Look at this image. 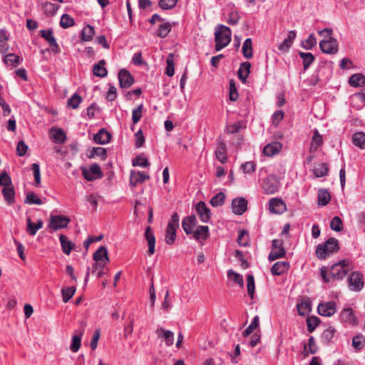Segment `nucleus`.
Listing matches in <instances>:
<instances>
[{
	"instance_id": "nucleus-45",
	"label": "nucleus",
	"mask_w": 365,
	"mask_h": 365,
	"mask_svg": "<svg viewBox=\"0 0 365 365\" xmlns=\"http://www.w3.org/2000/svg\"><path fill=\"white\" fill-rule=\"evenodd\" d=\"M172 26L169 22L162 24L159 26L156 35L160 38L166 37L171 31Z\"/></svg>"
},
{
	"instance_id": "nucleus-5",
	"label": "nucleus",
	"mask_w": 365,
	"mask_h": 365,
	"mask_svg": "<svg viewBox=\"0 0 365 365\" xmlns=\"http://www.w3.org/2000/svg\"><path fill=\"white\" fill-rule=\"evenodd\" d=\"M71 219L64 215H51L49 219L48 227L53 230L66 228Z\"/></svg>"
},
{
	"instance_id": "nucleus-11",
	"label": "nucleus",
	"mask_w": 365,
	"mask_h": 365,
	"mask_svg": "<svg viewBox=\"0 0 365 365\" xmlns=\"http://www.w3.org/2000/svg\"><path fill=\"white\" fill-rule=\"evenodd\" d=\"M83 176L88 181H93L96 179L101 178L103 173L100 166L95 163L91 165L89 170H83Z\"/></svg>"
},
{
	"instance_id": "nucleus-55",
	"label": "nucleus",
	"mask_w": 365,
	"mask_h": 365,
	"mask_svg": "<svg viewBox=\"0 0 365 365\" xmlns=\"http://www.w3.org/2000/svg\"><path fill=\"white\" fill-rule=\"evenodd\" d=\"M225 200V195L220 192L211 198L210 203L212 207H218L224 204Z\"/></svg>"
},
{
	"instance_id": "nucleus-64",
	"label": "nucleus",
	"mask_w": 365,
	"mask_h": 365,
	"mask_svg": "<svg viewBox=\"0 0 365 365\" xmlns=\"http://www.w3.org/2000/svg\"><path fill=\"white\" fill-rule=\"evenodd\" d=\"M352 346L356 350L361 351L364 346V340L363 339V336L361 335L354 336L352 339Z\"/></svg>"
},
{
	"instance_id": "nucleus-14",
	"label": "nucleus",
	"mask_w": 365,
	"mask_h": 365,
	"mask_svg": "<svg viewBox=\"0 0 365 365\" xmlns=\"http://www.w3.org/2000/svg\"><path fill=\"white\" fill-rule=\"evenodd\" d=\"M247 209V201L244 197H236L232 201V210L235 215H241Z\"/></svg>"
},
{
	"instance_id": "nucleus-63",
	"label": "nucleus",
	"mask_w": 365,
	"mask_h": 365,
	"mask_svg": "<svg viewBox=\"0 0 365 365\" xmlns=\"http://www.w3.org/2000/svg\"><path fill=\"white\" fill-rule=\"evenodd\" d=\"M247 235L248 233L245 230H240L238 232L237 242L240 246L246 247L248 245V240L245 238V236H247Z\"/></svg>"
},
{
	"instance_id": "nucleus-21",
	"label": "nucleus",
	"mask_w": 365,
	"mask_h": 365,
	"mask_svg": "<svg viewBox=\"0 0 365 365\" xmlns=\"http://www.w3.org/2000/svg\"><path fill=\"white\" fill-rule=\"evenodd\" d=\"M289 269V263L288 262H277L271 268V273L273 275H281Z\"/></svg>"
},
{
	"instance_id": "nucleus-57",
	"label": "nucleus",
	"mask_w": 365,
	"mask_h": 365,
	"mask_svg": "<svg viewBox=\"0 0 365 365\" xmlns=\"http://www.w3.org/2000/svg\"><path fill=\"white\" fill-rule=\"evenodd\" d=\"M60 25L63 29H67L75 25V21L70 15L64 14L62 15Z\"/></svg>"
},
{
	"instance_id": "nucleus-51",
	"label": "nucleus",
	"mask_w": 365,
	"mask_h": 365,
	"mask_svg": "<svg viewBox=\"0 0 365 365\" xmlns=\"http://www.w3.org/2000/svg\"><path fill=\"white\" fill-rule=\"evenodd\" d=\"M329 173V166L327 163H321L314 169V174L317 178L326 176Z\"/></svg>"
},
{
	"instance_id": "nucleus-34",
	"label": "nucleus",
	"mask_w": 365,
	"mask_h": 365,
	"mask_svg": "<svg viewBox=\"0 0 365 365\" xmlns=\"http://www.w3.org/2000/svg\"><path fill=\"white\" fill-rule=\"evenodd\" d=\"M318 205L325 206L329 203L331 200V195L327 190L319 189L317 195Z\"/></svg>"
},
{
	"instance_id": "nucleus-33",
	"label": "nucleus",
	"mask_w": 365,
	"mask_h": 365,
	"mask_svg": "<svg viewBox=\"0 0 365 365\" xmlns=\"http://www.w3.org/2000/svg\"><path fill=\"white\" fill-rule=\"evenodd\" d=\"M323 144L322 136L319 134V131L315 129L314 135L312 138L311 145L309 148L310 152L316 151L319 146Z\"/></svg>"
},
{
	"instance_id": "nucleus-59",
	"label": "nucleus",
	"mask_w": 365,
	"mask_h": 365,
	"mask_svg": "<svg viewBox=\"0 0 365 365\" xmlns=\"http://www.w3.org/2000/svg\"><path fill=\"white\" fill-rule=\"evenodd\" d=\"M82 101V98L77 93H74L67 102V105L68 107L72 108L73 109H76L78 108L79 104Z\"/></svg>"
},
{
	"instance_id": "nucleus-61",
	"label": "nucleus",
	"mask_w": 365,
	"mask_h": 365,
	"mask_svg": "<svg viewBox=\"0 0 365 365\" xmlns=\"http://www.w3.org/2000/svg\"><path fill=\"white\" fill-rule=\"evenodd\" d=\"M83 331H82L79 335H74L72 338V344L71 345V350L73 352H77L81 346V336L83 335Z\"/></svg>"
},
{
	"instance_id": "nucleus-25",
	"label": "nucleus",
	"mask_w": 365,
	"mask_h": 365,
	"mask_svg": "<svg viewBox=\"0 0 365 365\" xmlns=\"http://www.w3.org/2000/svg\"><path fill=\"white\" fill-rule=\"evenodd\" d=\"M93 259L95 262H101L106 264L109 262V257L108 255L107 248L104 246L100 247L93 255Z\"/></svg>"
},
{
	"instance_id": "nucleus-58",
	"label": "nucleus",
	"mask_w": 365,
	"mask_h": 365,
	"mask_svg": "<svg viewBox=\"0 0 365 365\" xmlns=\"http://www.w3.org/2000/svg\"><path fill=\"white\" fill-rule=\"evenodd\" d=\"M317 38L313 34H309L304 42L302 43V47L307 50L313 48L317 45Z\"/></svg>"
},
{
	"instance_id": "nucleus-28",
	"label": "nucleus",
	"mask_w": 365,
	"mask_h": 365,
	"mask_svg": "<svg viewBox=\"0 0 365 365\" xmlns=\"http://www.w3.org/2000/svg\"><path fill=\"white\" fill-rule=\"evenodd\" d=\"M59 240L63 253L69 255L71 250L74 248L75 245L71 241L68 240V237L64 235H60Z\"/></svg>"
},
{
	"instance_id": "nucleus-20",
	"label": "nucleus",
	"mask_w": 365,
	"mask_h": 365,
	"mask_svg": "<svg viewBox=\"0 0 365 365\" xmlns=\"http://www.w3.org/2000/svg\"><path fill=\"white\" fill-rule=\"evenodd\" d=\"M145 237L148 245V252L149 255H153L155 253V237L150 226H148L145 229Z\"/></svg>"
},
{
	"instance_id": "nucleus-40",
	"label": "nucleus",
	"mask_w": 365,
	"mask_h": 365,
	"mask_svg": "<svg viewBox=\"0 0 365 365\" xmlns=\"http://www.w3.org/2000/svg\"><path fill=\"white\" fill-rule=\"evenodd\" d=\"M297 309L299 315L305 316L312 311L311 302L309 301H304L298 303Z\"/></svg>"
},
{
	"instance_id": "nucleus-30",
	"label": "nucleus",
	"mask_w": 365,
	"mask_h": 365,
	"mask_svg": "<svg viewBox=\"0 0 365 365\" xmlns=\"http://www.w3.org/2000/svg\"><path fill=\"white\" fill-rule=\"evenodd\" d=\"M2 194L4 200L8 205H13L15 202V190L14 187L11 186L4 187L2 190Z\"/></svg>"
},
{
	"instance_id": "nucleus-32",
	"label": "nucleus",
	"mask_w": 365,
	"mask_h": 365,
	"mask_svg": "<svg viewBox=\"0 0 365 365\" xmlns=\"http://www.w3.org/2000/svg\"><path fill=\"white\" fill-rule=\"evenodd\" d=\"M299 56L302 59L304 71L307 70L315 60V56L312 53L299 51Z\"/></svg>"
},
{
	"instance_id": "nucleus-22",
	"label": "nucleus",
	"mask_w": 365,
	"mask_h": 365,
	"mask_svg": "<svg viewBox=\"0 0 365 365\" xmlns=\"http://www.w3.org/2000/svg\"><path fill=\"white\" fill-rule=\"evenodd\" d=\"M251 63L248 61L243 62L240 64L237 71L239 79L244 83L247 82V78L250 73Z\"/></svg>"
},
{
	"instance_id": "nucleus-7",
	"label": "nucleus",
	"mask_w": 365,
	"mask_h": 365,
	"mask_svg": "<svg viewBox=\"0 0 365 365\" xmlns=\"http://www.w3.org/2000/svg\"><path fill=\"white\" fill-rule=\"evenodd\" d=\"M349 288L352 291L359 292L364 287L363 274L359 272H354L348 277Z\"/></svg>"
},
{
	"instance_id": "nucleus-49",
	"label": "nucleus",
	"mask_w": 365,
	"mask_h": 365,
	"mask_svg": "<svg viewBox=\"0 0 365 365\" xmlns=\"http://www.w3.org/2000/svg\"><path fill=\"white\" fill-rule=\"evenodd\" d=\"M75 287H63L61 289V294L63 297V302H68L75 294L76 292Z\"/></svg>"
},
{
	"instance_id": "nucleus-48",
	"label": "nucleus",
	"mask_w": 365,
	"mask_h": 365,
	"mask_svg": "<svg viewBox=\"0 0 365 365\" xmlns=\"http://www.w3.org/2000/svg\"><path fill=\"white\" fill-rule=\"evenodd\" d=\"M259 324V318L258 316H255L251 324L245 329V330L243 331L242 335L244 337L248 336L250 334H251L255 329H256Z\"/></svg>"
},
{
	"instance_id": "nucleus-8",
	"label": "nucleus",
	"mask_w": 365,
	"mask_h": 365,
	"mask_svg": "<svg viewBox=\"0 0 365 365\" xmlns=\"http://www.w3.org/2000/svg\"><path fill=\"white\" fill-rule=\"evenodd\" d=\"M39 34L48 43L51 48V51L53 53L58 54L61 52V48L56 42V39L54 37L51 29L41 30L39 31Z\"/></svg>"
},
{
	"instance_id": "nucleus-38",
	"label": "nucleus",
	"mask_w": 365,
	"mask_h": 365,
	"mask_svg": "<svg viewBox=\"0 0 365 365\" xmlns=\"http://www.w3.org/2000/svg\"><path fill=\"white\" fill-rule=\"evenodd\" d=\"M336 333V329L329 327L326 329L322 334V341L325 344H329L332 341L334 336Z\"/></svg>"
},
{
	"instance_id": "nucleus-19",
	"label": "nucleus",
	"mask_w": 365,
	"mask_h": 365,
	"mask_svg": "<svg viewBox=\"0 0 365 365\" xmlns=\"http://www.w3.org/2000/svg\"><path fill=\"white\" fill-rule=\"evenodd\" d=\"M111 138L110 133L105 128H101L94 135L93 141L100 145H105L110 142Z\"/></svg>"
},
{
	"instance_id": "nucleus-31",
	"label": "nucleus",
	"mask_w": 365,
	"mask_h": 365,
	"mask_svg": "<svg viewBox=\"0 0 365 365\" xmlns=\"http://www.w3.org/2000/svg\"><path fill=\"white\" fill-rule=\"evenodd\" d=\"M349 83L351 86L357 88L365 84V76L362 73H355L350 76Z\"/></svg>"
},
{
	"instance_id": "nucleus-36",
	"label": "nucleus",
	"mask_w": 365,
	"mask_h": 365,
	"mask_svg": "<svg viewBox=\"0 0 365 365\" xmlns=\"http://www.w3.org/2000/svg\"><path fill=\"white\" fill-rule=\"evenodd\" d=\"M252 39L246 38L242 45V54L247 59H250L253 56Z\"/></svg>"
},
{
	"instance_id": "nucleus-39",
	"label": "nucleus",
	"mask_w": 365,
	"mask_h": 365,
	"mask_svg": "<svg viewBox=\"0 0 365 365\" xmlns=\"http://www.w3.org/2000/svg\"><path fill=\"white\" fill-rule=\"evenodd\" d=\"M94 34V27L91 25H87L81 31V40L83 41H90L92 40Z\"/></svg>"
},
{
	"instance_id": "nucleus-12",
	"label": "nucleus",
	"mask_w": 365,
	"mask_h": 365,
	"mask_svg": "<svg viewBox=\"0 0 365 365\" xmlns=\"http://www.w3.org/2000/svg\"><path fill=\"white\" fill-rule=\"evenodd\" d=\"M119 86L122 88L130 87L135 82L133 76L126 69H121L118 73Z\"/></svg>"
},
{
	"instance_id": "nucleus-50",
	"label": "nucleus",
	"mask_w": 365,
	"mask_h": 365,
	"mask_svg": "<svg viewBox=\"0 0 365 365\" xmlns=\"http://www.w3.org/2000/svg\"><path fill=\"white\" fill-rule=\"evenodd\" d=\"M52 130L54 131L53 134V141L58 143H63L65 142L66 139V135L65 132L61 128H52Z\"/></svg>"
},
{
	"instance_id": "nucleus-17",
	"label": "nucleus",
	"mask_w": 365,
	"mask_h": 365,
	"mask_svg": "<svg viewBox=\"0 0 365 365\" xmlns=\"http://www.w3.org/2000/svg\"><path fill=\"white\" fill-rule=\"evenodd\" d=\"M340 319L342 322L348 323L350 325L356 326L358 321L351 308L344 309L340 314Z\"/></svg>"
},
{
	"instance_id": "nucleus-42",
	"label": "nucleus",
	"mask_w": 365,
	"mask_h": 365,
	"mask_svg": "<svg viewBox=\"0 0 365 365\" xmlns=\"http://www.w3.org/2000/svg\"><path fill=\"white\" fill-rule=\"evenodd\" d=\"M215 155L217 160L222 163H225L227 162V158L226 155V145L224 143L222 142L215 150Z\"/></svg>"
},
{
	"instance_id": "nucleus-41",
	"label": "nucleus",
	"mask_w": 365,
	"mask_h": 365,
	"mask_svg": "<svg viewBox=\"0 0 365 365\" xmlns=\"http://www.w3.org/2000/svg\"><path fill=\"white\" fill-rule=\"evenodd\" d=\"M60 6L51 2H46L43 4V9L46 16H53L56 14Z\"/></svg>"
},
{
	"instance_id": "nucleus-53",
	"label": "nucleus",
	"mask_w": 365,
	"mask_h": 365,
	"mask_svg": "<svg viewBox=\"0 0 365 365\" xmlns=\"http://www.w3.org/2000/svg\"><path fill=\"white\" fill-rule=\"evenodd\" d=\"M173 57V54L170 53L166 59L167 66L165 70V74L170 77H172L175 73Z\"/></svg>"
},
{
	"instance_id": "nucleus-3",
	"label": "nucleus",
	"mask_w": 365,
	"mask_h": 365,
	"mask_svg": "<svg viewBox=\"0 0 365 365\" xmlns=\"http://www.w3.org/2000/svg\"><path fill=\"white\" fill-rule=\"evenodd\" d=\"M231 36L232 31L229 27L221 24L218 25L215 33V51H219L227 46L231 41Z\"/></svg>"
},
{
	"instance_id": "nucleus-29",
	"label": "nucleus",
	"mask_w": 365,
	"mask_h": 365,
	"mask_svg": "<svg viewBox=\"0 0 365 365\" xmlns=\"http://www.w3.org/2000/svg\"><path fill=\"white\" fill-rule=\"evenodd\" d=\"M26 231L31 236L35 235L37 231L43 227V221L41 220H38L36 223H33L31 218L29 217L26 219Z\"/></svg>"
},
{
	"instance_id": "nucleus-26",
	"label": "nucleus",
	"mask_w": 365,
	"mask_h": 365,
	"mask_svg": "<svg viewBox=\"0 0 365 365\" xmlns=\"http://www.w3.org/2000/svg\"><path fill=\"white\" fill-rule=\"evenodd\" d=\"M193 238L196 240L200 239L207 240L210 236L209 227L207 226L200 225L196 230L192 232Z\"/></svg>"
},
{
	"instance_id": "nucleus-43",
	"label": "nucleus",
	"mask_w": 365,
	"mask_h": 365,
	"mask_svg": "<svg viewBox=\"0 0 365 365\" xmlns=\"http://www.w3.org/2000/svg\"><path fill=\"white\" fill-rule=\"evenodd\" d=\"M95 156H99L101 160H105L107 158V150L101 147L93 148L88 157V158H93Z\"/></svg>"
},
{
	"instance_id": "nucleus-60",
	"label": "nucleus",
	"mask_w": 365,
	"mask_h": 365,
	"mask_svg": "<svg viewBox=\"0 0 365 365\" xmlns=\"http://www.w3.org/2000/svg\"><path fill=\"white\" fill-rule=\"evenodd\" d=\"M330 227L336 232L341 231L343 230V222L341 218L338 216L334 217L331 220Z\"/></svg>"
},
{
	"instance_id": "nucleus-47",
	"label": "nucleus",
	"mask_w": 365,
	"mask_h": 365,
	"mask_svg": "<svg viewBox=\"0 0 365 365\" xmlns=\"http://www.w3.org/2000/svg\"><path fill=\"white\" fill-rule=\"evenodd\" d=\"M4 61L6 65L16 67L20 63V58L15 53H9L5 56Z\"/></svg>"
},
{
	"instance_id": "nucleus-54",
	"label": "nucleus",
	"mask_w": 365,
	"mask_h": 365,
	"mask_svg": "<svg viewBox=\"0 0 365 365\" xmlns=\"http://www.w3.org/2000/svg\"><path fill=\"white\" fill-rule=\"evenodd\" d=\"M24 202L29 205H42L43 201L34 192H29L24 200Z\"/></svg>"
},
{
	"instance_id": "nucleus-18",
	"label": "nucleus",
	"mask_w": 365,
	"mask_h": 365,
	"mask_svg": "<svg viewBox=\"0 0 365 365\" xmlns=\"http://www.w3.org/2000/svg\"><path fill=\"white\" fill-rule=\"evenodd\" d=\"M150 179V176L141 171H130V184L135 187L138 184L143 183L146 180Z\"/></svg>"
},
{
	"instance_id": "nucleus-46",
	"label": "nucleus",
	"mask_w": 365,
	"mask_h": 365,
	"mask_svg": "<svg viewBox=\"0 0 365 365\" xmlns=\"http://www.w3.org/2000/svg\"><path fill=\"white\" fill-rule=\"evenodd\" d=\"M306 322L307 325V331L309 333H312L315 330L317 327L319 325L320 319L317 317L309 316L307 318Z\"/></svg>"
},
{
	"instance_id": "nucleus-52",
	"label": "nucleus",
	"mask_w": 365,
	"mask_h": 365,
	"mask_svg": "<svg viewBox=\"0 0 365 365\" xmlns=\"http://www.w3.org/2000/svg\"><path fill=\"white\" fill-rule=\"evenodd\" d=\"M227 277L232 279L235 283L237 284L240 287H242L244 285V280L242 275L234 272L232 269L227 271Z\"/></svg>"
},
{
	"instance_id": "nucleus-2",
	"label": "nucleus",
	"mask_w": 365,
	"mask_h": 365,
	"mask_svg": "<svg viewBox=\"0 0 365 365\" xmlns=\"http://www.w3.org/2000/svg\"><path fill=\"white\" fill-rule=\"evenodd\" d=\"M339 249V240L334 237H330L324 243L318 245L316 255L319 259H325L329 255L338 252Z\"/></svg>"
},
{
	"instance_id": "nucleus-24",
	"label": "nucleus",
	"mask_w": 365,
	"mask_h": 365,
	"mask_svg": "<svg viewBox=\"0 0 365 365\" xmlns=\"http://www.w3.org/2000/svg\"><path fill=\"white\" fill-rule=\"evenodd\" d=\"M282 148V145L279 142L274 141L264 146L263 153L267 156H273L278 153Z\"/></svg>"
},
{
	"instance_id": "nucleus-23",
	"label": "nucleus",
	"mask_w": 365,
	"mask_h": 365,
	"mask_svg": "<svg viewBox=\"0 0 365 365\" xmlns=\"http://www.w3.org/2000/svg\"><path fill=\"white\" fill-rule=\"evenodd\" d=\"M295 31H289L288 36L285 38L282 43L278 46L279 50L282 52H287L292 47L294 40L296 38Z\"/></svg>"
},
{
	"instance_id": "nucleus-9",
	"label": "nucleus",
	"mask_w": 365,
	"mask_h": 365,
	"mask_svg": "<svg viewBox=\"0 0 365 365\" xmlns=\"http://www.w3.org/2000/svg\"><path fill=\"white\" fill-rule=\"evenodd\" d=\"M279 182L274 175H268L263 180L262 188L267 194H274L279 190Z\"/></svg>"
},
{
	"instance_id": "nucleus-62",
	"label": "nucleus",
	"mask_w": 365,
	"mask_h": 365,
	"mask_svg": "<svg viewBox=\"0 0 365 365\" xmlns=\"http://www.w3.org/2000/svg\"><path fill=\"white\" fill-rule=\"evenodd\" d=\"M31 170L34 173L35 185L36 187H39L41 184V172L39 165L38 163H33L31 165Z\"/></svg>"
},
{
	"instance_id": "nucleus-13",
	"label": "nucleus",
	"mask_w": 365,
	"mask_h": 365,
	"mask_svg": "<svg viewBox=\"0 0 365 365\" xmlns=\"http://www.w3.org/2000/svg\"><path fill=\"white\" fill-rule=\"evenodd\" d=\"M269 210L274 214H282L287 210L285 202L279 198H272L269 201Z\"/></svg>"
},
{
	"instance_id": "nucleus-6",
	"label": "nucleus",
	"mask_w": 365,
	"mask_h": 365,
	"mask_svg": "<svg viewBox=\"0 0 365 365\" xmlns=\"http://www.w3.org/2000/svg\"><path fill=\"white\" fill-rule=\"evenodd\" d=\"M282 241L274 239L272 241V251L270 252L268 259L269 261H274L277 259L283 257L285 254V250L282 247Z\"/></svg>"
},
{
	"instance_id": "nucleus-44",
	"label": "nucleus",
	"mask_w": 365,
	"mask_h": 365,
	"mask_svg": "<svg viewBox=\"0 0 365 365\" xmlns=\"http://www.w3.org/2000/svg\"><path fill=\"white\" fill-rule=\"evenodd\" d=\"M176 230L171 225H168L165 233V242L168 245H173L176 238Z\"/></svg>"
},
{
	"instance_id": "nucleus-56",
	"label": "nucleus",
	"mask_w": 365,
	"mask_h": 365,
	"mask_svg": "<svg viewBox=\"0 0 365 365\" xmlns=\"http://www.w3.org/2000/svg\"><path fill=\"white\" fill-rule=\"evenodd\" d=\"M247 287L248 295L253 299L255 291V284L254 277L252 274H248L247 276Z\"/></svg>"
},
{
	"instance_id": "nucleus-27",
	"label": "nucleus",
	"mask_w": 365,
	"mask_h": 365,
	"mask_svg": "<svg viewBox=\"0 0 365 365\" xmlns=\"http://www.w3.org/2000/svg\"><path fill=\"white\" fill-rule=\"evenodd\" d=\"M106 61L102 59L98 63L95 64L93 68V75L98 77L103 78L108 74V71L104 66Z\"/></svg>"
},
{
	"instance_id": "nucleus-35",
	"label": "nucleus",
	"mask_w": 365,
	"mask_h": 365,
	"mask_svg": "<svg viewBox=\"0 0 365 365\" xmlns=\"http://www.w3.org/2000/svg\"><path fill=\"white\" fill-rule=\"evenodd\" d=\"M158 336H161V334H163V337L165 341L167 346H172L174 343V334L173 331L169 330H165L163 328H159L156 331Z\"/></svg>"
},
{
	"instance_id": "nucleus-37",
	"label": "nucleus",
	"mask_w": 365,
	"mask_h": 365,
	"mask_svg": "<svg viewBox=\"0 0 365 365\" xmlns=\"http://www.w3.org/2000/svg\"><path fill=\"white\" fill-rule=\"evenodd\" d=\"M354 145L361 149H365V133L363 132L355 133L352 136Z\"/></svg>"
},
{
	"instance_id": "nucleus-1",
	"label": "nucleus",
	"mask_w": 365,
	"mask_h": 365,
	"mask_svg": "<svg viewBox=\"0 0 365 365\" xmlns=\"http://www.w3.org/2000/svg\"><path fill=\"white\" fill-rule=\"evenodd\" d=\"M352 269L351 262L348 259H342L333 264L330 269V276L327 274V269L323 267L320 269L321 277L326 283L333 279H342L346 276L348 272Z\"/></svg>"
},
{
	"instance_id": "nucleus-4",
	"label": "nucleus",
	"mask_w": 365,
	"mask_h": 365,
	"mask_svg": "<svg viewBox=\"0 0 365 365\" xmlns=\"http://www.w3.org/2000/svg\"><path fill=\"white\" fill-rule=\"evenodd\" d=\"M319 48L324 53L336 54L339 51L338 41L334 37L329 39H323L319 42Z\"/></svg>"
},
{
	"instance_id": "nucleus-16",
	"label": "nucleus",
	"mask_w": 365,
	"mask_h": 365,
	"mask_svg": "<svg viewBox=\"0 0 365 365\" xmlns=\"http://www.w3.org/2000/svg\"><path fill=\"white\" fill-rule=\"evenodd\" d=\"M197 223L195 215H192L185 217L182 221V227L185 232L189 235L192 234L194 228L196 227Z\"/></svg>"
},
{
	"instance_id": "nucleus-15",
	"label": "nucleus",
	"mask_w": 365,
	"mask_h": 365,
	"mask_svg": "<svg viewBox=\"0 0 365 365\" xmlns=\"http://www.w3.org/2000/svg\"><path fill=\"white\" fill-rule=\"evenodd\" d=\"M195 210L198 214L200 220L203 222H208L210 220L211 212L210 210L207 207L206 204L202 202H198L195 205Z\"/></svg>"
},
{
	"instance_id": "nucleus-10",
	"label": "nucleus",
	"mask_w": 365,
	"mask_h": 365,
	"mask_svg": "<svg viewBox=\"0 0 365 365\" xmlns=\"http://www.w3.org/2000/svg\"><path fill=\"white\" fill-rule=\"evenodd\" d=\"M336 311V304L334 301L320 303L317 307L319 314L324 317H331Z\"/></svg>"
}]
</instances>
